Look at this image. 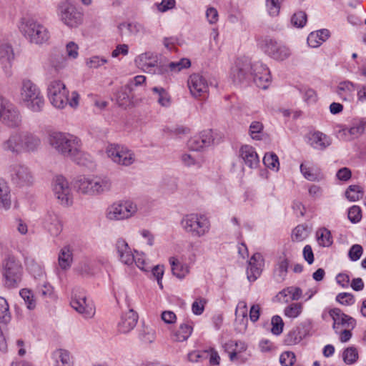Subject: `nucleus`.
<instances>
[{
  "instance_id": "nucleus-1",
  "label": "nucleus",
  "mask_w": 366,
  "mask_h": 366,
  "mask_svg": "<svg viewBox=\"0 0 366 366\" xmlns=\"http://www.w3.org/2000/svg\"><path fill=\"white\" fill-rule=\"evenodd\" d=\"M250 74L256 85L263 89L268 88L271 82L269 68L261 61H251L247 58L237 59L230 69L229 76L234 83H239Z\"/></svg>"
},
{
  "instance_id": "nucleus-2",
  "label": "nucleus",
  "mask_w": 366,
  "mask_h": 366,
  "mask_svg": "<svg viewBox=\"0 0 366 366\" xmlns=\"http://www.w3.org/2000/svg\"><path fill=\"white\" fill-rule=\"evenodd\" d=\"M48 142L57 153L79 164H84L89 159L80 138L70 133L53 132L49 134Z\"/></svg>"
},
{
  "instance_id": "nucleus-3",
  "label": "nucleus",
  "mask_w": 366,
  "mask_h": 366,
  "mask_svg": "<svg viewBox=\"0 0 366 366\" xmlns=\"http://www.w3.org/2000/svg\"><path fill=\"white\" fill-rule=\"evenodd\" d=\"M41 144L39 137L32 133L22 131L11 132L1 145L2 150L14 155L36 152Z\"/></svg>"
},
{
  "instance_id": "nucleus-4",
  "label": "nucleus",
  "mask_w": 366,
  "mask_h": 366,
  "mask_svg": "<svg viewBox=\"0 0 366 366\" xmlns=\"http://www.w3.org/2000/svg\"><path fill=\"white\" fill-rule=\"evenodd\" d=\"M46 95L50 104L57 109H64L67 105L75 109L79 106V94L76 91H72L70 94L66 84L59 79L49 82Z\"/></svg>"
},
{
  "instance_id": "nucleus-5",
  "label": "nucleus",
  "mask_w": 366,
  "mask_h": 366,
  "mask_svg": "<svg viewBox=\"0 0 366 366\" xmlns=\"http://www.w3.org/2000/svg\"><path fill=\"white\" fill-rule=\"evenodd\" d=\"M18 28L22 36L31 44L42 46L49 44L51 32L39 20L29 16L20 19Z\"/></svg>"
},
{
  "instance_id": "nucleus-6",
  "label": "nucleus",
  "mask_w": 366,
  "mask_h": 366,
  "mask_svg": "<svg viewBox=\"0 0 366 366\" xmlns=\"http://www.w3.org/2000/svg\"><path fill=\"white\" fill-rule=\"evenodd\" d=\"M74 187L81 195L97 197L109 192L112 189V182L105 176L84 175L76 179Z\"/></svg>"
},
{
  "instance_id": "nucleus-7",
  "label": "nucleus",
  "mask_w": 366,
  "mask_h": 366,
  "mask_svg": "<svg viewBox=\"0 0 366 366\" xmlns=\"http://www.w3.org/2000/svg\"><path fill=\"white\" fill-rule=\"evenodd\" d=\"M18 101L21 105L33 112H40L45 104L40 88L30 79H24L21 81Z\"/></svg>"
},
{
  "instance_id": "nucleus-8",
  "label": "nucleus",
  "mask_w": 366,
  "mask_h": 366,
  "mask_svg": "<svg viewBox=\"0 0 366 366\" xmlns=\"http://www.w3.org/2000/svg\"><path fill=\"white\" fill-rule=\"evenodd\" d=\"M180 226L184 232L196 238L206 236L211 229L209 218L201 213L184 215L180 221Z\"/></svg>"
},
{
  "instance_id": "nucleus-9",
  "label": "nucleus",
  "mask_w": 366,
  "mask_h": 366,
  "mask_svg": "<svg viewBox=\"0 0 366 366\" xmlns=\"http://www.w3.org/2000/svg\"><path fill=\"white\" fill-rule=\"evenodd\" d=\"M106 157L113 164L128 167L137 162V155L128 146L118 143H109L104 148Z\"/></svg>"
},
{
  "instance_id": "nucleus-10",
  "label": "nucleus",
  "mask_w": 366,
  "mask_h": 366,
  "mask_svg": "<svg viewBox=\"0 0 366 366\" xmlns=\"http://www.w3.org/2000/svg\"><path fill=\"white\" fill-rule=\"evenodd\" d=\"M138 205L130 199L116 201L108 206L105 217L109 221H124L129 219L138 212Z\"/></svg>"
},
{
  "instance_id": "nucleus-11",
  "label": "nucleus",
  "mask_w": 366,
  "mask_h": 366,
  "mask_svg": "<svg viewBox=\"0 0 366 366\" xmlns=\"http://www.w3.org/2000/svg\"><path fill=\"white\" fill-rule=\"evenodd\" d=\"M259 46L264 54L277 61H285L292 54L291 49L287 45L270 37L261 39Z\"/></svg>"
},
{
  "instance_id": "nucleus-12",
  "label": "nucleus",
  "mask_w": 366,
  "mask_h": 366,
  "mask_svg": "<svg viewBox=\"0 0 366 366\" xmlns=\"http://www.w3.org/2000/svg\"><path fill=\"white\" fill-rule=\"evenodd\" d=\"M56 13L61 21L69 27H77L81 24V14L77 11L75 6L69 1L59 4Z\"/></svg>"
},
{
  "instance_id": "nucleus-13",
  "label": "nucleus",
  "mask_w": 366,
  "mask_h": 366,
  "mask_svg": "<svg viewBox=\"0 0 366 366\" xmlns=\"http://www.w3.org/2000/svg\"><path fill=\"white\" fill-rule=\"evenodd\" d=\"M52 191L59 202L63 206H70L74 202V195L69 183L63 176H56L51 184Z\"/></svg>"
},
{
  "instance_id": "nucleus-14",
  "label": "nucleus",
  "mask_w": 366,
  "mask_h": 366,
  "mask_svg": "<svg viewBox=\"0 0 366 366\" xmlns=\"http://www.w3.org/2000/svg\"><path fill=\"white\" fill-rule=\"evenodd\" d=\"M187 87L190 95L197 100L205 99L209 93L207 79L199 73L192 74L187 79Z\"/></svg>"
},
{
  "instance_id": "nucleus-15",
  "label": "nucleus",
  "mask_w": 366,
  "mask_h": 366,
  "mask_svg": "<svg viewBox=\"0 0 366 366\" xmlns=\"http://www.w3.org/2000/svg\"><path fill=\"white\" fill-rule=\"evenodd\" d=\"M22 267L21 264L14 257H7L3 263V275L5 285L9 287H14L21 281Z\"/></svg>"
},
{
  "instance_id": "nucleus-16",
  "label": "nucleus",
  "mask_w": 366,
  "mask_h": 366,
  "mask_svg": "<svg viewBox=\"0 0 366 366\" xmlns=\"http://www.w3.org/2000/svg\"><path fill=\"white\" fill-rule=\"evenodd\" d=\"M71 306L84 318L89 319L95 315V307L83 292H75L71 300Z\"/></svg>"
},
{
  "instance_id": "nucleus-17",
  "label": "nucleus",
  "mask_w": 366,
  "mask_h": 366,
  "mask_svg": "<svg viewBox=\"0 0 366 366\" xmlns=\"http://www.w3.org/2000/svg\"><path fill=\"white\" fill-rule=\"evenodd\" d=\"M0 120L9 127H18L21 123L19 111L0 96Z\"/></svg>"
},
{
  "instance_id": "nucleus-18",
  "label": "nucleus",
  "mask_w": 366,
  "mask_h": 366,
  "mask_svg": "<svg viewBox=\"0 0 366 366\" xmlns=\"http://www.w3.org/2000/svg\"><path fill=\"white\" fill-rule=\"evenodd\" d=\"M136 66L147 73H154L159 63L158 55L152 51H145L136 56Z\"/></svg>"
},
{
  "instance_id": "nucleus-19",
  "label": "nucleus",
  "mask_w": 366,
  "mask_h": 366,
  "mask_svg": "<svg viewBox=\"0 0 366 366\" xmlns=\"http://www.w3.org/2000/svg\"><path fill=\"white\" fill-rule=\"evenodd\" d=\"M329 315L333 320L332 327L335 331L347 327L355 328L356 326V320L338 308L330 310Z\"/></svg>"
},
{
  "instance_id": "nucleus-20",
  "label": "nucleus",
  "mask_w": 366,
  "mask_h": 366,
  "mask_svg": "<svg viewBox=\"0 0 366 366\" xmlns=\"http://www.w3.org/2000/svg\"><path fill=\"white\" fill-rule=\"evenodd\" d=\"M264 265V259L260 253H254L251 257L247 267V275L249 282H254L260 276Z\"/></svg>"
},
{
  "instance_id": "nucleus-21",
  "label": "nucleus",
  "mask_w": 366,
  "mask_h": 366,
  "mask_svg": "<svg viewBox=\"0 0 366 366\" xmlns=\"http://www.w3.org/2000/svg\"><path fill=\"white\" fill-rule=\"evenodd\" d=\"M73 262V250L69 245L61 248L58 254L56 274L60 277L63 272L69 270Z\"/></svg>"
},
{
  "instance_id": "nucleus-22",
  "label": "nucleus",
  "mask_w": 366,
  "mask_h": 366,
  "mask_svg": "<svg viewBox=\"0 0 366 366\" xmlns=\"http://www.w3.org/2000/svg\"><path fill=\"white\" fill-rule=\"evenodd\" d=\"M121 35L138 36L144 34L145 28L142 24L137 21H124L117 25Z\"/></svg>"
},
{
  "instance_id": "nucleus-23",
  "label": "nucleus",
  "mask_w": 366,
  "mask_h": 366,
  "mask_svg": "<svg viewBox=\"0 0 366 366\" xmlns=\"http://www.w3.org/2000/svg\"><path fill=\"white\" fill-rule=\"evenodd\" d=\"M44 228L54 237H57L62 231L63 225L57 214L49 212L44 217Z\"/></svg>"
},
{
  "instance_id": "nucleus-24",
  "label": "nucleus",
  "mask_w": 366,
  "mask_h": 366,
  "mask_svg": "<svg viewBox=\"0 0 366 366\" xmlns=\"http://www.w3.org/2000/svg\"><path fill=\"white\" fill-rule=\"evenodd\" d=\"M115 247L120 261L124 264H132L134 260V254L127 241L119 238L117 240Z\"/></svg>"
},
{
  "instance_id": "nucleus-25",
  "label": "nucleus",
  "mask_w": 366,
  "mask_h": 366,
  "mask_svg": "<svg viewBox=\"0 0 366 366\" xmlns=\"http://www.w3.org/2000/svg\"><path fill=\"white\" fill-rule=\"evenodd\" d=\"M366 128V120L361 119L350 128H343L339 133L344 141H350L362 135Z\"/></svg>"
},
{
  "instance_id": "nucleus-26",
  "label": "nucleus",
  "mask_w": 366,
  "mask_h": 366,
  "mask_svg": "<svg viewBox=\"0 0 366 366\" xmlns=\"http://www.w3.org/2000/svg\"><path fill=\"white\" fill-rule=\"evenodd\" d=\"M300 172L308 181L319 182L324 179L320 168L310 162H305L300 164Z\"/></svg>"
},
{
  "instance_id": "nucleus-27",
  "label": "nucleus",
  "mask_w": 366,
  "mask_h": 366,
  "mask_svg": "<svg viewBox=\"0 0 366 366\" xmlns=\"http://www.w3.org/2000/svg\"><path fill=\"white\" fill-rule=\"evenodd\" d=\"M307 139L308 144L317 150H325L332 143L330 137L319 131L310 133Z\"/></svg>"
},
{
  "instance_id": "nucleus-28",
  "label": "nucleus",
  "mask_w": 366,
  "mask_h": 366,
  "mask_svg": "<svg viewBox=\"0 0 366 366\" xmlns=\"http://www.w3.org/2000/svg\"><path fill=\"white\" fill-rule=\"evenodd\" d=\"M169 262L172 274L177 279L182 280L190 273V266L179 258L171 257Z\"/></svg>"
},
{
  "instance_id": "nucleus-29",
  "label": "nucleus",
  "mask_w": 366,
  "mask_h": 366,
  "mask_svg": "<svg viewBox=\"0 0 366 366\" xmlns=\"http://www.w3.org/2000/svg\"><path fill=\"white\" fill-rule=\"evenodd\" d=\"M239 156L244 164L250 168H256L259 165V157L255 149L250 145L242 146L239 149Z\"/></svg>"
},
{
  "instance_id": "nucleus-30",
  "label": "nucleus",
  "mask_w": 366,
  "mask_h": 366,
  "mask_svg": "<svg viewBox=\"0 0 366 366\" xmlns=\"http://www.w3.org/2000/svg\"><path fill=\"white\" fill-rule=\"evenodd\" d=\"M137 322V315L130 310L123 314L118 323V330L122 333H127L134 328Z\"/></svg>"
},
{
  "instance_id": "nucleus-31",
  "label": "nucleus",
  "mask_w": 366,
  "mask_h": 366,
  "mask_svg": "<svg viewBox=\"0 0 366 366\" xmlns=\"http://www.w3.org/2000/svg\"><path fill=\"white\" fill-rule=\"evenodd\" d=\"M356 88L357 84L349 80H345L337 84L335 92L342 100L350 102L353 99V93Z\"/></svg>"
},
{
  "instance_id": "nucleus-32",
  "label": "nucleus",
  "mask_w": 366,
  "mask_h": 366,
  "mask_svg": "<svg viewBox=\"0 0 366 366\" xmlns=\"http://www.w3.org/2000/svg\"><path fill=\"white\" fill-rule=\"evenodd\" d=\"M54 366H72L73 358L68 350L57 349L51 354Z\"/></svg>"
},
{
  "instance_id": "nucleus-33",
  "label": "nucleus",
  "mask_w": 366,
  "mask_h": 366,
  "mask_svg": "<svg viewBox=\"0 0 366 366\" xmlns=\"http://www.w3.org/2000/svg\"><path fill=\"white\" fill-rule=\"evenodd\" d=\"M302 295V291L300 287L291 286L279 292L276 297L278 301L286 303L290 301L298 300Z\"/></svg>"
},
{
  "instance_id": "nucleus-34",
  "label": "nucleus",
  "mask_w": 366,
  "mask_h": 366,
  "mask_svg": "<svg viewBox=\"0 0 366 366\" xmlns=\"http://www.w3.org/2000/svg\"><path fill=\"white\" fill-rule=\"evenodd\" d=\"M330 36L327 29H320L311 32L307 37V44L312 48H317L325 42Z\"/></svg>"
},
{
  "instance_id": "nucleus-35",
  "label": "nucleus",
  "mask_w": 366,
  "mask_h": 366,
  "mask_svg": "<svg viewBox=\"0 0 366 366\" xmlns=\"http://www.w3.org/2000/svg\"><path fill=\"white\" fill-rule=\"evenodd\" d=\"M235 321L241 325L240 330H245L247 325V305L244 300L239 301L236 307Z\"/></svg>"
},
{
  "instance_id": "nucleus-36",
  "label": "nucleus",
  "mask_w": 366,
  "mask_h": 366,
  "mask_svg": "<svg viewBox=\"0 0 366 366\" xmlns=\"http://www.w3.org/2000/svg\"><path fill=\"white\" fill-rule=\"evenodd\" d=\"M67 59L63 55L55 54L49 56L47 62L48 67L54 70L56 73L67 66Z\"/></svg>"
},
{
  "instance_id": "nucleus-37",
  "label": "nucleus",
  "mask_w": 366,
  "mask_h": 366,
  "mask_svg": "<svg viewBox=\"0 0 366 366\" xmlns=\"http://www.w3.org/2000/svg\"><path fill=\"white\" fill-rule=\"evenodd\" d=\"M10 189L7 183L0 179V208L8 210L11 207Z\"/></svg>"
},
{
  "instance_id": "nucleus-38",
  "label": "nucleus",
  "mask_w": 366,
  "mask_h": 366,
  "mask_svg": "<svg viewBox=\"0 0 366 366\" xmlns=\"http://www.w3.org/2000/svg\"><path fill=\"white\" fill-rule=\"evenodd\" d=\"M14 59V52L12 46L7 44L0 45V61L5 67L10 66Z\"/></svg>"
},
{
  "instance_id": "nucleus-39",
  "label": "nucleus",
  "mask_w": 366,
  "mask_h": 366,
  "mask_svg": "<svg viewBox=\"0 0 366 366\" xmlns=\"http://www.w3.org/2000/svg\"><path fill=\"white\" fill-rule=\"evenodd\" d=\"M12 179L21 182H29L31 176L27 167L23 165H16L11 171Z\"/></svg>"
},
{
  "instance_id": "nucleus-40",
  "label": "nucleus",
  "mask_w": 366,
  "mask_h": 366,
  "mask_svg": "<svg viewBox=\"0 0 366 366\" xmlns=\"http://www.w3.org/2000/svg\"><path fill=\"white\" fill-rule=\"evenodd\" d=\"M154 99L159 105L168 107L171 104V97L169 93L162 87H153L152 89Z\"/></svg>"
},
{
  "instance_id": "nucleus-41",
  "label": "nucleus",
  "mask_w": 366,
  "mask_h": 366,
  "mask_svg": "<svg viewBox=\"0 0 366 366\" xmlns=\"http://www.w3.org/2000/svg\"><path fill=\"white\" fill-rule=\"evenodd\" d=\"M193 331L192 322H184L180 325L179 329L174 334V339L178 342H183L187 340Z\"/></svg>"
},
{
  "instance_id": "nucleus-42",
  "label": "nucleus",
  "mask_w": 366,
  "mask_h": 366,
  "mask_svg": "<svg viewBox=\"0 0 366 366\" xmlns=\"http://www.w3.org/2000/svg\"><path fill=\"white\" fill-rule=\"evenodd\" d=\"M316 237L318 244L321 247H328L333 243L331 232L325 227L319 229L316 232Z\"/></svg>"
},
{
  "instance_id": "nucleus-43",
  "label": "nucleus",
  "mask_w": 366,
  "mask_h": 366,
  "mask_svg": "<svg viewBox=\"0 0 366 366\" xmlns=\"http://www.w3.org/2000/svg\"><path fill=\"white\" fill-rule=\"evenodd\" d=\"M303 311V304L294 302L287 305L283 311L284 315L290 319H295L300 316Z\"/></svg>"
},
{
  "instance_id": "nucleus-44",
  "label": "nucleus",
  "mask_w": 366,
  "mask_h": 366,
  "mask_svg": "<svg viewBox=\"0 0 366 366\" xmlns=\"http://www.w3.org/2000/svg\"><path fill=\"white\" fill-rule=\"evenodd\" d=\"M19 295L23 299L28 310H33L36 308V302L31 290L26 288L21 289L19 291Z\"/></svg>"
},
{
  "instance_id": "nucleus-45",
  "label": "nucleus",
  "mask_w": 366,
  "mask_h": 366,
  "mask_svg": "<svg viewBox=\"0 0 366 366\" xmlns=\"http://www.w3.org/2000/svg\"><path fill=\"white\" fill-rule=\"evenodd\" d=\"M263 163L266 167L274 172L280 169L279 158L274 152L266 153L263 157Z\"/></svg>"
},
{
  "instance_id": "nucleus-46",
  "label": "nucleus",
  "mask_w": 366,
  "mask_h": 366,
  "mask_svg": "<svg viewBox=\"0 0 366 366\" xmlns=\"http://www.w3.org/2000/svg\"><path fill=\"white\" fill-rule=\"evenodd\" d=\"M282 0H265L267 14L272 17L279 16L281 9Z\"/></svg>"
},
{
  "instance_id": "nucleus-47",
  "label": "nucleus",
  "mask_w": 366,
  "mask_h": 366,
  "mask_svg": "<svg viewBox=\"0 0 366 366\" xmlns=\"http://www.w3.org/2000/svg\"><path fill=\"white\" fill-rule=\"evenodd\" d=\"M182 163L187 167H199L203 162L199 155H193L191 154H183L181 157Z\"/></svg>"
},
{
  "instance_id": "nucleus-48",
  "label": "nucleus",
  "mask_w": 366,
  "mask_h": 366,
  "mask_svg": "<svg viewBox=\"0 0 366 366\" xmlns=\"http://www.w3.org/2000/svg\"><path fill=\"white\" fill-rule=\"evenodd\" d=\"M342 360L347 365H352L358 360V352L354 347L346 348L342 352Z\"/></svg>"
},
{
  "instance_id": "nucleus-49",
  "label": "nucleus",
  "mask_w": 366,
  "mask_h": 366,
  "mask_svg": "<svg viewBox=\"0 0 366 366\" xmlns=\"http://www.w3.org/2000/svg\"><path fill=\"white\" fill-rule=\"evenodd\" d=\"M345 195L349 201L356 202L362 198L363 192L360 186L350 185L346 190Z\"/></svg>"
},
{
  "instance_id": "nucleus-50",
  "label": "nucleus",
  "mask_w": 366,
  "mask_h": 366,
  "mask_svg": "<svg viewBox=\"0 0 366 366\" xmlns=\"http://www.w3.org/2000/svg\"><path fill=\"white\" fill-rule=\"evenodd\" d=\"M108 62V60L104 57L97 55L92 56L85 60L86 66L89 69H99Z\"/></svg>"
},
{
  "instance_id": "nucleus-51",
  "label": "nucleus",
  "mask_w": 366,
  "mask_h": 366,
  "mask_svg": "<svg viewBox=\"0 0 366 366\" xmlns=\"http://www.w3.org/2000/svg\"><path fill=\"white\" fill-rule=\"evenodd\" d=\"M264 126L259 121L252 122L249 128V133L253 139L259 140L262 138Z\"/></svg>"
},
{
  "instance_id": "nucleus-52",
  "label": "nucleus",
  "mask_w": 366,
  "mask_h": 366,
  "mask_svg": "<svg viewBox=\"0 0 366 366\" xmlns=\"http://www.w3.org/2000/svg\"><path fill=\"white\" fill-rule=\"evenodd\" d=\"M309 234L308 229L303 224L297 225L292 231V239L294 241L302 242L305 240Z\"/></svg>"
},
{
  "instance_id": "nucleus-53",
  "label": "nucleus",
  "mask_w": 366,
  "mask_h": 366,
  "mask_svg": "<svg viewBox=\"0 0 366 366\" xmlns=\"http://www.w3.org/2000/svg\"><path fill=\"white\" fill-rule=\"evenodd\" d=\"M79 45L74 41H69L65 46L66 58L68 59L74 60L79 56Z\"/></svg>"
},
{
  "instance_id": "nucleus-54",
  "label": "nucleus",
  "mask_w": 366,
  "mask_h": 366,
  "mask_svg": "<svg viewBox=\"0 0 366 366\" xmlns=\"http://www.w3.org/2000/svg\"><path fill=\"white\" fill-rule=\"evenodd\" d=\"M134 262L137 267L141 270L145 272L150 271L151 266L149 265V262L147 259L144 254L136 252Z\"/></svg>"
},
{
  "instance_id": "nucleus-55",
  "label": "nucleus",
  "mask_w": 366,
  "mask_h": 366,
  "mask_svg": "<svg viewBox=\"0 0 366 366\" xmlns=\"http://www.w3.org/2000/svg\"><path fill=\"white\" fill-rule=\"evenodd\" d=\"M191 61L189 59L182 58L177 61L170 62L168 67L172 71L179 72L184 69L190 67Z\"/></svg>"
},
{
  "instance_id": "nucleus-56",
  "label": "nucleus",
  "mask_w": 366,
  "mask_h": 366,
  "mask_svg": "<svg viewBox=\"0 0 366 366\" xmlns=\"http://www.w3.org/2000/svg\"><path fill=\"white\" fill-rule=\"evenodd\" d=\"M288 267L289 261L287 258H286L285 256L280 257L274 270L276 274L278 275L280 278L283 279L287 272Z\"/></svg>"
},
{
  "instance_id": "nucleus-57",
  "label": "nucleus",
  "mask_w": 366,
  "mask_h": 366,
  "mask_svg": "<svg viewBox=\"0 0 366 366\" xmlns=\"http://www.w3.org/2000/svg\"><path fill=\"white\" fill-rule=\"evenodd\" d=\"M307 14L302 11L295 13L291 17V24L297 28H302L307 23Z\"/></svg>"
},
{
  "instance_id": "nucleus-58",
  "label": "nucleus",
  "mask_w": 366,
  "mask_h": 366,
  "mask_svg": "<svg viewBox=\"0 0 366 366\" xmlns=\"http://www.w3.org/2000/svg\"><path fill=\"white\" fill-rule=\"evenodd\" d=\"M9 320V305L4 298L0 297V324L6 323Z\"/></svg>"
},
{
  "instance_id": "nucleus-59",
  "label": "nucleus",
  "mask_w": 366,
  "mask_h": 366,
  "mask_svg": "<svg viewBox=\"0 0 366 366\" xmlns=\"http://www.w3.org/2000/svg\"><path fill=\"white\" fill-rule=\"evenodd\" d=\"M272 329L271 332L275 335H279L282 332L284 327V322L282 317L279 315H274L271 321Z\"/></svg>"
},
{
  "instance_id": "nucleus-60",
  "label": "nucleus",
  "mask_w": 366,
  "mask_h": 366,
  "mask_svg": "<svg viewBox=\"0 0 366 366\" xmlns=\"http://www.w3.org/2000/svg\"><path fill=\"white\" fill-rule=\"evenodd\" d=\"M205 17L210 25L216 24L219 21L218 11L213 6H207L205 11Z\"/></svg>"
},
{
  "instance_id": "nucleus-61",
  "label": "nucleus",
  "mask_w": 366,
  "mask_h": 366,
  "mask_svg": "<svg viewBox=\"0 0 366 366\" xmlns=\"http://www.w3.org/2000/svg\"><path fill=\"white\" fill-rule=\"evenodd\" d=\"M237 342L234 340H229L223 345L224 351L229 354V360L232 362L237 360Z\"/></svg>"
},
{
  "instance_id": "nucleus-62",
  "label": "nucleus",
  "mask_w": 366,
  "mask_h": 366,
  "mask_svg": "<svg viewBox=\"0 0 366 366\" xmlns=\"http://www.w3.org/2000/svg\"><path fill=\"white\" fill-rule=\"evenodd\" d=\"M362 211L359 206L353 205L348 210V219L352 223H357L361 220Z\"/></svg>"
},
{
  "instance_id": "nucleus-63",
  "label": "nucleus",
  "mask_w": 366,
  "mask_h": 366,
  "mask_svg": "<svg viewBox=\"0 0 366 366\" xmlns=\"http://www.w3.org/2000/svg\"><path fill=\"white\" fill-rule=\"evenodd\" d=\"M336 300L344 305H352L355 302V297L349 292H342L337 295Z\"/></svg>"
},
{
  "instance_id": "nucleus-64",
  "label": "nucleus",
  "mask_w": 366,
  "mask_h": 366,
  "mask_svg": "<svg viewBox=\"0 0 366 366\" xmlns=\"http://www.w3.org/2000/svg\"><path fill=\"white\" fill-rule=\"evenodd\" d=\"M151 272L152 276L157 280L159 288L162 290V277L164 273V267L160 264L156 265L152 268Z\"/></svg>"
}]
</instances>
